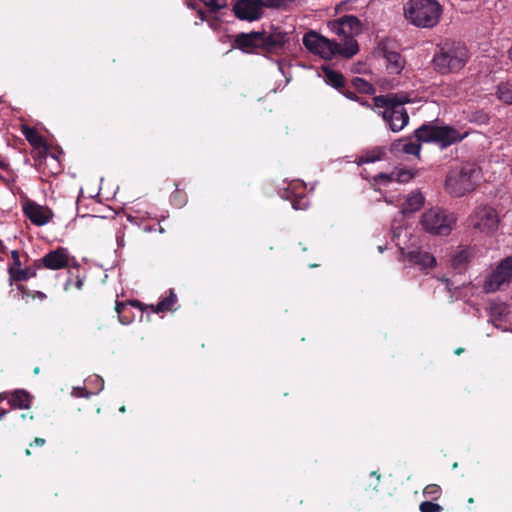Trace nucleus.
I'll list each match as a JSON object with an SVG mask.
<instances>
[{
  "instance_id": "393cba45",
  "label": "nucleus",
  "mask_w": 512,
  "mask_h": 512,
  "mask_svg": "<svg viewBox=\"0 0 512 512\" xmlns=\"http://www.w3.org/2000/svg\"><path fill=\"white\" fill-rule=\"evenodd\" d=\"M498 98L508 104H512V80L501 83L498 86Z\"/></svg>"
},
{
  "instance_id": "a19ab883",
  "label": "nucleus",
  "mask_w": 512,
  "mask_h": 512,
  "mask_svg": "<svg viewBox=\"0 0 512 512\" xmlns=\"http://www.w3.org/2000/svg\"><path fill=\"white\" fill-rule=\"evenodd\" d=\"M277 65H278V69H279V71H280L283 75H285V72H284V66H283V64H282L281 62H278V63H277Z\"/></svg>"
},
{
  "instance_id": "c85d7f7f",
  "label": "nucleus",
  "mask_w": 512,
  "mask_h": 512,
  "mask_svg": "<svg viewBox=\"0 0 512 512\" xmlns=\"http://www.w3.org/2000/svg\"><path fill=\"white\" fill-rule=\"evenodd\" d=\"M265 8L271 9H287L290 5L297 0H262Z\"/></svg>"
},
{
  "instance_id": "79ce46f5",
  "label": "nucleus",
  "mask_w": 512,
  "mask_h": 512,
  "mask_svg": "<svg viewBox=\"0 0 512 512\" xmlns=\"http://www.w3.org/2000/svg\"><path fill=\"white\" fill-rule=\"evenodd\" d=\"M199 15H200V22H203V21H204V15H203V12H202V11H199Z\"/></svg>"
},
{
  "instance_id": "f03ea898",
  "label": "nucleus",
  "mask_w": 512,
  "mask_h": 512,
  "mask_svg": "<svg viewBox=\"0 0 512 512\" xmlns=\"http://www.w3.org/2000/svg\"><path fill=\"white\" fill-rule=\"evenodd\" d=\"M442 7L436 0H409L404 15L409 23L419 28H432L438 24Z\"/></svg>"
},
{
  "instance_id": "f704fd0d",
  "label": "nucleus",
  "mask_w": 512,
  "mask_h": 512,
  "mask_svg": "<svg viewBox=\"0 0 512 512\" xmlns=\"http://www.w3.org/2000/svg\"><path fill=\"white\" fill-rule=\"evenodd\" d=\"M439 493V488L436 485H429L424 489L425 495L435 496Z\"/></svg>"
},
{
  "instance_id": "a211bd4d",
  "label": "nucleus",
  "mask_w": 512,
  "mask_h": 512,
  "mask_svg": "<svg viewBox=\"0 0 512 512\" xmlns=\"http://www.w3.org/2000/svg\"><path fill=\"white\" fill-rule=\"evenodd\" d=\"M340 20L343 23L344 27H346L347 32L350 35V38L347 39V42H344L343 44H347L349 41L358 44L357 41L355 40V36L358 35L362 30L360 20L353 15L343 16L340 18Z\"/></svg>"
},
{
  "instance_id": "9d476101",
  "label": "nucleus",
  "mask_w": 512,
  "mask_h": 512,
  "mask_svg": "<svg viewBox=\"0 0 512 512\" xmlns=\"http://www.w3.org/2000/svg\"><path fill=\"white\" fill-rule=\"evenodd\" d=\"M24 215L36 226H44L53 218V212L47 206L26 200L22 204Z\"/></svg>"
},
{
  "instance_id": "c03bdc74",
  "label": "nucleus",
  "mask_w": 512,
  "mask_h": 512,
  "mask_svg": "<svg viewBox=\"0 0 512 512\" xmlns=\"http://www.w3.org/2000/svg\"><path fill=\"white\" fill-rule=\"evenodd\" d=\"M6 414V411L5 410H2L0 411V419H2L4 417V415Z\"/></svg>"
},
{
  "instance_id": "20e7f679",
  "label": "nucleus",
  "mask_w": 512,
  "mask_h": 512,
  "mask_svg": "<svg viewBox=\"0 0 512 512\" xmlns=\"http://www.w3.org/2000/svg\"><path fill=\"white\" fill-rule=\"evenodd\" d=\"M479 177L480 170L478 167L473 164H464L448 173L445 189L453 197H461L475 188Z\"/></svg>"
},
{
  "instance_id": "4be33fe9",
  "label": "nucleus",
  "mask_w": 512,
  "mask_h": 512,
  "mask_svg": "<svg viewBox=\"0 0 512 512\" xmlns=\"http://www.w3.org/2000/svg\"><path fill=\"white\" fill-rule=\"evenodd\" d=\"M471 256L472 254L469 249H460L452 256L451 263L453 268L459 270L464 268Z\"/></svg>"
},
{
  "instance_id": "ea45409f",
  "label": "nucleus",
  "mask_w": 512,
  "mask_h": 512,
  "mask_svg": "<svg viewBox=\"0 0 512 512\" xmlns=\"http://www.w3.org/2000/svg\"><path fill=\"white\" fill-rule=\"evenodd\" d=\"M34 442L36 445L42 446L45 443V440L43 438H36Z\"/></svg>"
},
{
  "instance_id": "6ab92c4d",
  "label": "nucleus",
  "mask_w": 512,
  "mask_h": 512,
  "mask_svg": "<svg viewBox=\"0 0 512 512\" xmlns=\"http://www.w3.org/2000/svg\"><path fill=\"white\" fill-rule=\"evenodd\" d=\"M384 57L386 60L387 70L390 73L399 74L403 70L405 60L398 52L386 51Z\"/></svg>"
},
{
  "instance_id": "f8f14e48",
  "label": "nucleus",
  "mask_w": 512,
  "mask_h": 512,
  "mask_svg": "<svg viewBox=\"0 0 512 512\" xmlns=\"http://www.w3.org/2000/svg\"><path fill=\"white\" fill-rule=\"evenodd\" d=\"M291 35L292 31L271 27L269 33L263 32V48L268 52H277L290 41Z\"/></svg>"
},
{
  "instance_id": "cd10ccee",
  "label": "nucleus",
  "mask_w": 512,
  "mask_h": 512,
  "mask_svg": "<svg viewBox=\"0 0 512 512\" xmlns=\"http://www.w3.org/2000/svg\"><path fill=\"white\" fill-rule=\"evenodd\" d=\"M420 142L421 141H419L417 138H416L415 141H411V140L410 141H405L402 144L401 150L405 154H411V155L419 156L420 148H421Z\"/></svg>"
},
{
  "instance_id": "37998d69",
  "label": "nucleus",
  "mask_w": 512,
  "mask_h": 512,
  "mask_svg": "<svg viewBox=\"0 0 512 512\" xmlns=\"http://www.w3.org/2000/svg\"><path fill=\"white\" fill-rule=\"evenodd\" d=\"M462 352H463V349H462V348H458V349L455 351V353H456L457 355L461 354Z\"/></svg>"
},
{
  "instance_id": "58836bf2",
  "label": "nucleus",
  "mask_w": 512,
  "mask_h": 512,
  "mask_svg": "<svg viewBox=\"0 0 512 512\" xmlns=\"http://www.w3.org/2000/svg\"><path fill=\"white\" fill-rule=\"evenodd\" d=\"M505 309H506V307L504 305H499V306H496L493 310H494V312L497 311V312H499V314H501L502 311Z\"/></svg>"
},
{
  "instance_id": "4c0bfd02",
  "label": "nucleus",
  "mask_w": 512,
  "mask_h": 512,
  "mask_svg": "<svg viewBox=\"0 0 512 512\" xmlns=\"http://www.w3.org/2000/svg\"><path fill=\"white\" fill-rule=\"evenodd\" d=\"M345 95H346V97H347V98H349V99H352V100H358V97H357V96H356V94H355V93H353V92H349V93H347V94H345Z\"/></svg>"
},
{
  "instance_id": "bb28decb",
  "label": "nucleus",
  "mask_w": 512,
  "mask_h": 512,
  "mask_svg": "<svg viewBox=\"0 0 512 512\" xmlns=\"http://www.w3.org/2000/svg\"><path fill=\"white\" fill-rule=\"evenodd\" d=\"M177 297L170 291L168 297L162 299L156 306L155 312H164L171 310L172 306L176 303Z\"/></svg>"
},
{
  "instance_id": "a878e982",
  "label": "nucleus",
  "mask_w": 512,
  "mask_h": 512,
  "mask_svg": "<svg viewBox=\"0 0 512 512\" xmlns=\"http://www.w3.org/2000/svg\"><path fill=\"white\" fill-rule=\"evenodd\" d=\"M352 85L356 90H358L361 93L373 94L375 91L373 86L369 82L360 77H355L352 80Z\"/></svg>"
},
{
  "instance_id": "49530a36",
  "label": "nucleus",
  "mask_w": 512,
  "mask_h": 512,
  "mask_svg": "<svg viewBox=\"0 0 512 512\" xmlns=\"http://www.w3.org/2000/svg\"><path fill=\"white\" fill-rule=\"evenodd\" d=\"M120 411H121V412H124V411H125V407H121V408H120Z\"/></svg>"
},
{
  "instance_id": "a18cd8bd",
  "label": "nucleus",
  "mask_w": 512,
  "mask_h": 512,
  "mask_svg": "<svg viewBox=\"0 0 512 512\" xmlns=\"http://www.w3.org/2000/svg\"><path fill=\"white\" fill-rule=\"evenodd\" d=\"M508 56L512 60V47L508 51Z\"/></svg>"
},
{
  "instance_id": "72a5a7b5",
  "label": "nucleus",
  "mask_w": 512,
  "mask_h": 512,
  "mask_svg": "<svg viewBox=\"0 0 512 512\" xmlns=\"http://www.w3.org/2000/svg\"><path fill=\"white\" fill-rule=\"evenodd\" d=\"M209 9L219 10L227 5V0H201Z\"/></svg>"
},
{
  "instance_id": "de8ad7c7",
  "label": "nucleus",
  "mask_w": 512,
  "mask_h": 512,
  "mask_svg": "<svg viewBox=\"0 0 512 512\" xmlns=\"http://www.w3.org/2000/svg\"><path fill=\"white\" fill-rule=\"evenodd\" d=\"M446 284H447L448 289H450V287H449V281H448V280H446Z\"/></svg>"
},
{
  "instance_id": "dca6fc26",
  "label": "nucleus",
  "mask_w": 512,
  "mask_h": 512,
  "mask_svg": "<svg viewBox=\"0 0 512 512\" xmlns=\"http://www.w3.org/2000/svg\"><path fill=\"white\" fill-rule=\"evenodd\" d=\"M263 33L254 32L237 36V45L245 52H251L253 48L263 47Z\"/></svg>"
},
{
  "instance_id": "c9c22d12",
  "label": "nucleus",
  "mask_w": 512,
  "mask_h": 512,
  "mask_svg": "<svg viewBox=\"0 0 512 512\" xmlns=\"http://www.w3.org/2000/svg\"><path fill=\"white\" fill-rule=\"evenodd\" d=\"M379 159H380V157L378 155L363 156V157H361L359 164L373 163Z\"/></svg>"
},
{
  "instance_id": "b1692460",
  "label": "nucleus",
  "mask_w": 512,
  "mask_h": 512,
  "mask_svg": "<svg viewBox=\"0 0 512 512\" xmlns=\"http://www.w3.org/2000/svg\"><path fill=\"white\" fill-rule=\"evenodd\" d=\"M329 28L332 33L340 37V41L338 43L347 42V39L350 38V35L347 32L346 27H344L340 18L329 23Z\"/></svg>"
},
{
  "instance_id": "423d86ee",
  "label": "nucleus",
  "mask_w": 512,
  "mask_h": 512,
  "mask_svg": "<svg viewBox=\"0 0 512 512\" xmlns=\"http://www.w3.org/2000/svg\"><path fill=\"white\" fill-rule=\"evenodd\" d=\"M468 135L467 132L460 133L450 126H438L432 124H424L415 130V137L419 141L434 142L441 148H446L454 143L464 139Z\"/></svg>"
},
{
  "instance_id": "1a4fd4ad",
  "label": "nucleus",
  "mask_w": 512,
  "mask_h": 512,
  "mask_svg": "<svg viewBox=\"0 0 512 512\" xmlns=\"http://www.w3.org/2000/svg\"><path fill=\"white\" fill-rule=\"evenodd\" d=\"M498 215L496 211L487 205H481L474 209L468 218L469 225L480 232L491 233L498 226Z\"/></svg>"
},
{
  "instance_id": "2f4dec72",
  "label": "nucleus",
  "mask_w": 512,
  "mask_h": 512,
  "mask_svg": "<svg viewBox=\"0 0 512 512\" xmlns=\"http://www.w3.org/2000/svg\"><path fill=\"white\" fill-rule=\"evenodd\" d=\"M421 512H440L442 507L436 503L430 501H424L419 507Z\"/></svg>"
},
{
  "instance_id": "7ed1b4c3",
  "label": "nucleus",
  "mask_w": 512,
  "mask_h": 512,
  "mask_svg": "<svg viewBox=\"0 0 512 512\" xmlns=\"http://www.w3.org/2000/svg\"><path fill=\"white\" fill-rule=\"evenodd\" d=\"M407 102L408 97L402 94H387L374 98L376 107L385 108L382 116L393 132L401 131L409 122V116L403 106Z\"/></svg>"
},
{
  "instance_id": "aec40b11",
  "label": "nucleus",
  "mask_w": 512,
  "mask_h": 512,
  "mask_svg": "<svg viewBox=\"0 0 512 512\" xmlns=\"http://www.w3.org/2000/svg\"><path fill=\"white\" fill-rule=\"evenodd\" d=\"M9 403L13 408L28 409L31 405V398L26 391L16 390L11 395Z\"/></svg>"
},
{
  "instance_id": "9b49d317",
  "label": "nucleus",
  "mask_w": 512,
  "mask_h": 512,
  "mask_svg": "<svg viewBox=\"0 0 512 512\" xmlns=\"http://www.w3.org/2000/svg\"><path fill=\"white\" fill-rule=\"evenodd\" d=\"M262 0H238L233 7L237 18L247 21L258 20L262 16L265 7Z\"/></svg>"
},
{
  "instance_id": "0eeeda50",
  "label": "nucleus",
  "mask_w": 512,
  "mask_h": 512,
  "mask_svg": "<svg viewBox=\"0 0 512 512\" xmlns=\"http://www.w3.org/2000/svg\"><path fill=\"white\" fill-rule=\"evenodd\" d=\"M420 223L426 232L446 236L452 231L456 218L442 208L433 207L423 213Z\"/></svg>"
},
{
  "instance_id": "f257e3e1",
  "label": "nucleus",
  "mask_w": 512,
  "mask_h": 512,
  "mask_svg": "<svg viewBox=\"0 0 512 512\" xmlns=\"http://www.w3.org/2000/svg\"><path fill=\"white\" fill-rule=\"evenodd\" d=\"M302 42L304 47L310 53L325 60H330L338 55L345 58H351L359 51L358 44H355L352 41H349L347 44L337 43L314 30H310L305 33Z\"/></svg>"
},
{
  "instance_id": "6e6552de",
  "label": "nucleus",
  "mask_w": 512,
  "mask_h": 512,
  "mask_svg": "<svg viewBox=\"0 0 512 512\" xmlns=\"http://www.w3.org/2000/svg\"><path fill=\"white\" fill-rule=\"evenodd\" d=\"M512 282V255L503 258L486 275L483 281V290L493 293L508 287Z\"/></svg>"
},
{
  "instance_id": "412c9836",
  "label": "nucleus",
  "mask_w": 512,
  "mask_h": 512,
  "mask_svg": "<svg viewBox=\"0 0 512 512\" xmlns=\"http://www.w3.org/2000/svg\"><path fill=\"white\" fill-rule=\"evenodd\" d=\"M324 81L337 89L341 88L344 84V77L341 73L330 69L329 67H323Z\"/></svg>"
},
{
  "instance_id": "4468645a",
  "label": "nucleus",
  "mask_w": 512,
  "mask_h": 512,
  "mask_svg": "<svg viewBox=\"0 0 512 512\" xmlns=\"http://www.w3.org/2000/svg\"><path fill=\"white\" fill-rule=\"evenodd\" d=\"M70 255L66 248L59 247L47 253L43 259V265L50 270H59L69 265Z\"/></svg>"
},
{
  "instance_id": "ddd939ff",
  "label": "nucleus",
  "mask_w": 512,
  "mask_h": 512,
  "mask_svg": "<svg viewBox=\"0 0 512 512\" xmlns=\"http://www.w3.org/2000/svg\"><path fill=\"white\" fill-rule=\"evenodd\" d=\"M400 198L394 199L393 197H385V202L388 204H395L400 206V214L405 215L407 213H413L418 211L424 204V196L420 192H413L405 198L404 203H399Z\"/></svg>"
},
{
  "instance_id": "7c9ffc66",
  "label": "nucleus",
  "mask_w": 512,
  "mask_h": 512,
  "mask_svg": "<svg viewBox=\"0 0 512 512\" xmlns=\"http://www.w3.org/2000/svg\"><path fill=\"white\" fill-rule=\"evenodd\" d=\"M127 305H128V303L116 302L115 310H116V312L118 314L119 321L122 324H128L130 322V319L126 318L123 315V312H124L125 308L127 307ZM129 305H135V303L134 302H130Z\"/></svg>"
},
{
  "instance_id": "f3484780",
  "label": "nucleus",
  "mask_w": 512,
  "mask_h": 512,
  "mask_svg": "<svg viewBox=\"0 0 512 512\" xmlns=\"http://www.w3.org/2000/svg\"><path fill=\"white\" fill-rule=\"evenodd\" d=\"M414 174L410 170L406 169H395L391 174L380 173L375 176L374 180L377 183H387L391 181H397L400 183H407L413 178Z\"/></svg>"
},
{
  "instance_id": "39448f33",
  "label": "nucleus",
  "mask_w": 512,
  "mask_h": 512,
  "mask_svg": "<svg viewBox=\"0 0 512 512\" xmlns=\"http://www.w3.org/2000/svg\"><path fill=\"white\" fill-rule=\"evenodd\" d=\"M468 59L467 49L460 43H445L433 57L437 72L447 74L461 70Z\"/></svg>"
},
{
  "instance_id": "473e14b6",
  "label": "nucleus",
  "mask_w": 512,
  "mask_h": 512,
  "mask_svg": "<svg viewBox=\"0 0 512 512\" xmlns=\"http://www.w3.org/2000/svg\"><path fill=\"white\" fill-rule=\"evenodd\" d=\"M309 206V202L305 196H299L292 199V207L295 210H304Z\"/></svg>"
},
{
  "instance_id": "5701e85b",
  "label": "nucleus",
  "mask_w": 512,
  "mask_h": 512,
  "mask_svg": "<svg viewBox=\"0 0 512 512\" xmlns=\"http://www.w3.org/2000/svg\"><path fill=\"white\" fill-rule=\"evenodd\" d=\"M22 132L24 136L26 137L27 141L34 147H42L44 146V140L42 136L35 131L33 128H30L28 126L22 127Z\"/></svg>"
},
{
  "instance_id": "c756f323",
  "label": "nucleus",
  "mask_w": 512,
  "mask_h": 512,
  "mask_svg": "<svg viewBox=\"0 0 512 512\" xmlns=\"http://www.w3.org/2000/svg\"><path fill=\"white\" fill-rule=\"evenodd\" d=\"M9 272H10L11 277L13 279H15L16 281H24V280H27L31 276V273L29 272V270L21 269L20 266L11 267L9 269Z\"/></svg>"
},
{
  "instance_id": "e433bc0d",
  "label": "nucleus",
  "mask_w": 512,
  "mask_h": 512,
  "mask_svg": "<svg viewBox=\"0 0 512 512\" xmlns=\"http://www.w3.org/2000/svg\"><path fill=\"white\" fill-rule=\"evenodd\" d=\"M11 256H12V259L14 261L15 267L20 266L19 253L14 250V251L11 252Z\"/></svg>"
},
{
  "instance_id": "2eb2a0df",
  "label": "nucleus",
  "mask_w": 512,
  "mask_h": 512,
  "mask_svg": "<svg viewBox=\"0 0 512 512\" xmlns=\"http://www.w3.org/2000/svg\"><path fill=\"white\" fill-rule=\"evenodd\" d=\"M404 257L413 264L419 265L421 268H432L436 265V259L428 252L420 250H411L404 254Z\"/></svg>"
}]
</instances>
